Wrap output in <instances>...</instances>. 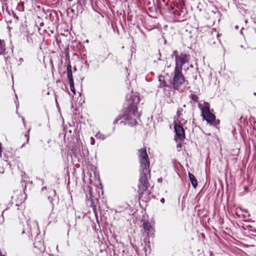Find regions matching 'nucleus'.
Wrapping results in <instances>:
<instances>
[{"mask_svg":"<svg viewBox=\"0 0 256 256\" xmlns=\"http://www.w3.org/2000/svg\"><path fill=\"white\" fill-rule=\"evenodd\" d=\"M182 70L180 68H174L172 73V78L170 80L172 88L174 90L180 91V88L186 82H188L186 80L184 76L182 74Z\"/></svg>","mask_w":256,"mask_h":256,"instance_id":"7ed1b4c3","label":"nucleus"},{"mask_svg":"<svg viewBox=\"0 0 256 256\" xmlns=\"http://www.w3.org/2000/svg\"><path fill=\"white\" fill-rule=\"evenodd\" d=\"M24 61V60L23 58H20L18 60H17L18 65V66H22Z\"/></svg>","mask_w":256,"mask_h":256,"instance_id":"6ab92c4d","label":"nucleus"},{"mask_svg":"<svg viewBox=\"0 0 256 256\" xmlns=\"http://www.w3.org/2000/svg\"><path fill=\"white\" fill-rule=\"evenodd\" d=\"M159 84L158 87L160 88H163L164 91L166 92V94H167V92L170 94V91L172 89L171 85H168L165 80L164 76H158Z\"/></svg>","mask_w":256,"mask_h":256,"instance_id":"0eeeda50","label":"nucleus"},{"mask_svg":"<svg viewBox=\"0 0 256 256\" xmlns=\"http://www.w3.org/2000/svg\"><path fill=\"white\" fill-rule=\"evenodd\" d=\"M71 91L74 94H76V90L74 86V80H71L69 81Z\"/></svg>","mask_w":256,"mask_h":256,"instance_id":"2eb2a0df","label":"nucleus"},{"mask_svg":"<svg viewBox=\"0 0 256 256\" xmlns=\"http://www.w3.org/2000/svg\"><path fill=\"white\" fill-rule=\"evenodd\" d=\"M186 122V121L184 120V122L182 124H185Z\"/></svg>","mask_w":256,"mask_h":256,"instance_id":"58836bf2","label":"nucleus"},{"mask_svg":"<svg viewBox=\"0 0 256 256\" xmlns=\"http://www.w3.org/2000/svg\"><path fill=\"white\" fill-rule=\"evenodd\" d=\"M110 55H111V54L110 53L108 54V56H110Z\"/></svg>","mask_w":256,"mask_h":256,"instance_id":"a19ab883","label":"nucleus"},{"mask_svg":"<svg viewBox=\"0 0 256 256\" xmlns=\"http://www.w3.org/2000/svg\"><path fill=\"white\" fill-rule=\"evenodd\" d=\"M140 102L138 96L132 92L130 94H128L126 96V108L124 109V114L122 116L118 117L114 122V124H116L122 118L125 120L126 122L121 121L120 124L126 125L128 124L130 126H136L137 122L135 117L137 116V104Z\"/></svg>","mask_w":256,"mask_h":256,"instance_id":"f257e3e1","label":"nucleus"},{"mask_svg":"<svg viewBox=\"0 0 256 256\" xmlns=\"http://www.w3.org/2000/svg\"><path fill=\"white\" fill-rule=\"evenodd\" d=\"M158 180L159 182H161L162 180V178H159Z\"/></svg>","mask_w":256,"mask_h":256,"instance_id":"cd10ccee","label":"nucleus"},{"mask_svg":"<svg viewBox=\"0 0 256 256\" xmlns=\"http://www.w3.org/2000/svg\"><path fill=\"white\" fill-rule=\"evenodd\" d=\"M5 54H6L5 42L0 39V55H4Z\"/></svg>","mask_w":256,"mask_h":256,"instance_id":"9b49d317","label":"nucleus"},{"mask_svg":"<svg viewBox=\"0 0 256 256\" xmlns=\"http://www.w3.org/2000/svg\"><path fill=\"white\" fill-rule=\"evenodd\" d=\"M6 210H3L2 212V215L3 216L4 214L6 212V210Z\"/></svg>","mask_w":256,"mask_h":256,"instance_id":"c756f323","label":"nucleus"},{"mask_svg":"<svg viewBox=\"0 0 256 256\" xmlns=\"http://www.w3.org/2000/svg\"><path fill=\"white\" fill-rule=\"evenodd\" d=\"M138 158L140 163L138 188L140 190H146L149 186L148 175L150 172L149 168L150 164L146 148H143L138 150Z\"/></svg>","mask_w":256,"mask_h":256,"instance_id":"f03ea898","label":"nucleus"},{"mask_svg":"<svg viewBox=\"0 0 256 256\" xmlns=\"http://www.w3.org/2000/svg\"><path fill=\"white\" fill-rule=\"evenodd\" d=\"M67 76L69 81L74 80L72 74V68L70 64L67 66Z\"/></svg>","mask_w":256,"mask_h":256,"instance_id":"f8f14e48","label":"nucleus"},{"mask_svg":"<svg viewBox=\"0 0 256 256\" xmlns=\"http://www.w3.org/2000/svg\"><path fill=\"white\" fill-rule=\"evenodd\" d=\"M190 58L189 54L184 52L180 53L179 56H176L174 68H180V70H182V66L188 62Z\"/></svg>","mask_w":256,"mask_h":256,"instance_id":"423d86ee","label":"nucleus"},{"mask_svg":"<svg viewBox=\"0 0 256 256\" xmlns=\"http://www.w3.org/2000/svg\"><path fill=\"white\" fill-rule=\"evenodd\" d=\"M190 67L191 68H193V65L192 64H190Z\"/></svg>","mask_w":256,"mask_h":256,"instance_id":"f704fd0d","label":"nucleus"},{"mask_svg":"<svg viewBox=\"0 0 256 256\" xmlns=\"http://www.w3.org/2000/svg\"><path fill=\"white\" fill-rule=\"evenodd\" d=\"M1 153H2V146H1V144L0 143V156H1Z\"/></svg>","mask_w":256,"mask_h":256,"instance_id":"c85d7f7f","label":"nucleus"},{"mask_svg":"<svg viewBox=\"0 0 256 256\" xmlns=\"http://www.w3.org/2000/svg\"><path fill=\"white\" fill-rule=\"evenodd\" d=\"M73 153L74 155L76 156V157L78 156V152H77L76 150L75 149Z\"/></svg>","mask_w":256,"mask_h":256,"instance_id":"5701e85b","label":"nucleus"},{"mask_svg":"<svg viewBox=\"0 0 256 256\" xmlns=\"http://www.w3.org/2000/svg\"><path fill=\"white\" fill-rule=\"evenodd\" d=\"M38 231V222L35 220H28L26 221V224L24 226L22 234H23L27 232L30 236H32L33 234H37Z\"/></svg>","mask_w":256,"mask_h":256,"instance_id":"39448f33","label":"nucleus"},{"mask_svg":"<svg viewBox=\"0 0 256 256\" xmlns=\"http://www.w3.org/2000/svg\"><path fill=\"white\" fill-rule=\"evenodd\" d=\"M82 152L84 156H87L88 154V149L84 146L82 147Z\"/></svg>","mask_w":256,"mask_h":256,"instance_id":"a211bd4d","label":"nucleus"},{"mask_svg":"<svg viewBox=\"0 0 256 256\" xmlns=\"http://www.w3.org/2000/svg\"><path fill=\"white\" fill-rule=\"evenodd\" d=\"M190 98L194 101V102H198V96L196 94H191L190 96Z\"/></svg>","mask_w":256,"mask_h":256,"instance_id":"dca6fc26","label":"nucleus"},{"mask_svg":"<svg viewBox=\"0 0 256 256\" xmlns=\"http://www.w3.org/2000/svg\"><path fill=\"white\" fill-rule=\"evenodd\" d=\"M25 144H25V143H24V144H22V146L21 148H24V147L25 146Z\"/></svg>","mask_w":256,"mask_h":256,"instance_id":"72a5a7b5","label":"nucleus"},{"mask_svg":"<svg viewBox=\"0 0 256 256\" xmlns=\"http://www.w3.org/2000/svg\"><path fill=\"white\" fill-rule=\"evenodd\" d=\"M183 111V109L181 108H178L177 110L176 115L178 116V118H181V116H182V112Z\"/></svg>","mask_w":256,"mask_h":256,"instance_id":"f3484780","label":"nucleus"},{"mask_svg":"<svg viewBox=\"0 0 256 256\" xmlns=\"http://www.w3.org/2000/svg\"><path fill=\"white\" fill-rule=\"evenodd\" d=\"M178 120H179V122H180V121L184 120L182 118V116H181V118H178Z\"/></svg>","mask_w":256,"mask_h":256,"instance_id":"7c9ffc66","label":"nucleus"},{"mask_svg":"<svg viewBox=\"0 0 256 256\" xmlns=\"http://www.w3.org/2000/svg\"><path fill=\"white\" fill-rule=\"evenodd\" d=\"M22 121L23 122L24 126H26V122H25L24 118H22Z\"/></svg>","mask_w":256,"mask_h":256,"instance_id":"393cba45","label":"nucleus"},{"mask_svg":"<svg viewBox=\"0 0 256 256\" xmlns=\"http://www.w3.org/2000/svg\"><path fill=\"white\" fill-rule=\"evenodd\" d=\"M4 168L2 167L0 168V174H3L4 172Z\"/></svg>","mask_w":256,"mask_h":256,"instance_id":"b1692460","label":"nucleus"},{"mask_svg":"<svg viewBox=\"0 0 256 256\" xmlns=\"http://www.w3.org/2000/svg\"><path fill=\"white\" fill-rule=\"evenodd\" d=\"M240 47L242 48H243L244 50H246V48L242 44L240 45Z\"/></svg>","mask_w":256,"mask_h":256,"instance_id":"bb28decb","label":"nucleus"},{"mask_svg":"<svg viewBox=\"0 0 256 256\" xmlns=\"http://www.w3.org/2000/svg\"><path fill=\"white\" fill-rule=\"evenodd\" d=\"M40 25L42 26L44 25V24L42 22V23H41V24H40Z\"/></svg>","mask_w":256,"mask_h":256,"instance_id":"4c0bfd02","label":"nucleus"},{"mask_svg":"<svg viewBox=\"0 0 256 256\" xmlns=\"http://www.w3.org/2000/svg\"><path fill=\"white\" fill-rule=\"evenodd\" d=\"M30 131V128L28 130L27 134H25V137L26 138V143L28 142L29 141V135L28 133Z\"/></svg>","mask_w":256,"mask_h":256,"instance_id":"412c9836","label":"nucleus"},{"mask_svg":"<svg viewBox=\"0 0 256 256\" xmlns=\"http://www.w3.org/2000/svg\"><path fill=\"white\" fill-rule=\"evenodd\" d=\"M180 54H178V52H177V50H174L173 52V53L172 55V57L173 58L174 56V57L175 58V60H176V56H179Z\"/></svg>","mask_w":256,"mask_h":256,"instance_id":"aec40b11","label":"nucleus"},{"mask_svg":"<svg viewBox=\"0 0 256 256\" xmlns=\"http://www.w3.org/2000/svg\"><path fill=\"white\" fill-rule=\"evenodd\" d=\"M142 225L145 231L150 232L152 230V226L148 221L144 222Z\"/></svg>","mask_w":256,"mask_h":256,"instance_id":"ddd939ff","label":"nucleus"},{"mask_svg":"<svg viewBox=\"0 0 256 256\" xmlns=\"http://www.w3.org/2000/svg\"><path fill=\"white\" fill-rule=\"evenodd\" d=\"M48 190L49 195L48 196V198L51 203L52 206L54 207L55 204L58 203V197L56 196V192L54 190L48 188Z\"/></svg>","mask_w":256,"mask_h":256,"instance_id":"6e6552de","label":"nucleus"},{"mask_svg":"<svg viewBox=\"0 0 256 256\" xmlns=\"http://www.w3.org/2000/svg\"><path fill=\"white\" fill-rule=\"evenodd\" d=\"M0 256H6L5 255H2L1 250H0Z\"/></svg>","mask_w":256,"mask_h":256,"instance_id":"473e14b6","label":"nucleus"},{"mask_svg":"<svg viewBox=\"0 0 256 256\" xmlns=\"http://www.w3.org/2000/svg\"><path fill=\"white\" fill-rule=\"evenodd\" d=\"M160 201V202H161L162 203H164V201H165L164 198H161Z\"/></svg>","mask_w":256,"mask_h":256,"instance_id":"a878e982","label":"nucleus"},{"mask_svg":"<svg viewBox=\"0 0 256 256\" xmlns=\"http://www.w3.org/2000/svg\"><path fill=\"white\" fill-rule=\"evenodd\" d=\"M108 136H109V135L106 136V135L101 133L100 132H98V133H96V134L95 136L96 138L100 139L102 140H105Z\"/></svg>","mask_w":256,"mask_h":256,"instance_id":"4468645a","label":"nucleus"},{"mask_svg":"<svg viewBox=\"0 0 256 256\" xmlns=\"http://www.w3.org/2000/svg\"><path fill=\"white\" fill-rule=\"evenodd\" d=\"M188 178H189V179L191 182V184H192V186L194 188H196L198 186V182H197V180H196L195 176L193 174H192L189 172H188Z\"/></svg>","mask_w":256,"mask_h":256,"instance_id":"9d476101","label":"nucleus"},{"mask_svg":"<svg viewBox=\"0 0 256 256\" xmlns=\"http://www.w3.org/2000/svg\"><path fill=\"white\" fill-rule=\"evenodd\" d=\"M94 144H95V140L94 139V138L91 137L90 138V144L92 145H94Z\"/></svg>","mask_w":256,"mask_h":256,"instance_id":"4be33fe9","label":"nucleus"},{"mask_svg":"<svg viewBox=\"0 0 256 256\" xmlns=\"http://www.w3.org/2000/svg\"><path fill=\"white\" fill-rule=\"evenodd\" d=\"M210 105L208 102H204V106L201 108L202 116L208 123L212 124L214 126H216L220 123L218 120H216V116L210 112Z\"/></svg>","mask_w":256,"mask_h":256,"instance_id":"20e7f679","label":"nucleus"},{"mask_svg":"<svg viewBox=\"0 0 256 256\" xmlns=\"http://www.w3.org/2000/svg\"><path fill=\"white\" fill-rule=\"evenodd\" d=\"M174 131L176 135L180 140H183L185 138V132L182 126L174 124Z\"/></svg>","mask_w":256,"mask_h":256,"instance_id":"1a4fd4ad","label":"nucleus"},{"mask_svg":"<svg viewBox=\"0 0 256 256\" xmlns=\"http://www.w3.org/2000/svg\"><path fill=\"white\" fill-rule=\"evenodd\" d=\"M235 28H236V29H238V26H235Z\"/></svg>","mask_w":256,"mask_h":256,"instance_id":"e433bc0d","label":"nucleus"},{"mask_svg":"<svg viewBox=\"0 0 256 256\" xmlns=\"http://www.w3.org/2000/svg\"><path fill=\"white\" fill-rule=\"evenodd\" d=\"M14 196H11L12 199H13V198H14Z\"/></svg>","mask_w":256,"mask_h":256,"instance_id":"ea45409f","label":"nucleus"},{"mask_svg":"<svg viewBox=\"0 0 256 256\" xmlns=\"http://www.w3.org/2000/svg\"><path fill=\"white\" fill-rule=\"evenodd\" d=\"M177 147H178V148H181L182 146H181V145H178Z\"/></svg>","mask_w":256,"mask_h":256,"instance_id":"c9c22d12","label":"nucleus"},{"mask_svg":"<svg viewBox=\"0 0 256 256\" xmlns=\"http://www.w3.org/2000/svg\"><path fill=\"white\" fill-rule=\"evenodd\" d=\"M254 96H256V92H254Z\"/></svg>","mask_w":256,"mask_h":256,"instance_id":"79ce46f5","label":"nucleus"},{"mask_svg":"<svg viewBox=\"0 0 256 256\" xmlns=\"http://www.w3.org/2000/svg\"><path fill=\"white\" fill-rule=\"evenodd\" d=\"M46 187H43V188H42V191H44V190H46Z\"/></svg>","mask_w":256,"mask_h":256,"instance_id":"2f4dec72","label":"nucleus"}]
</instances>
